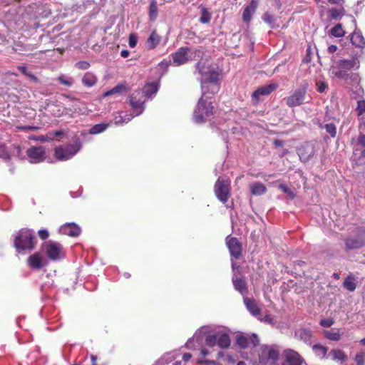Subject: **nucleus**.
<instances>
[{
	"label": "nucleus",
	"instance_id": "f257e3e1",
	"mask_svg": "<svg viewBox=\"0 0 365 365\" xmlns=\"http://www.w3.org/2000/svg\"><path fill=\"white\" fill-rule=\"evenodd\" d=\"M200 74L202 96L198 101L193 113V120L196 123H202L213 114L212 96L220 89V73L214 67L204 62H198L195 66Z\"/></svg>",
	"mask_w": 365,
	"mask_h": 365
},
{
	"label": "nucleus",
	"instance_id": "f03ea898",
	"mask_svg": "<svg viewBox=\"0 0 365 365\" xmlns=\"http://www.w3.org/2000/svg\"><path fill=\"white\" fill-rule=\"evenodd\" d=\"M202 334L205 335V343L209 347L217 345L220 348L227 349L230 346L231 339L227 329L225 328L212 329L209 327H203L195 332L193 338L187 341L186 346L189 349L194 348L192 342L195 339L198 344L201 343Z\"/></svg>",
	"mask_w": 365,
	"mask_h": 365
},
{
	"label": "nucleus",
	"instance_id": "7ed1b4c3",
	"mask_svg": "<svg viewBox=\"0 0 365 365\" xmlns=\"http://www.w3.org/2000/svg\"><path fill=\"white\" fill-rule=\"evenodd\" d=\"M359 68V61L357 58L352 57L349 59H341L336 62V65L331 66L330 73L336 78L346 81L352 78L350 71Z\"/></svg>",
	"mask_w": 365,
	"mask_h": 365
},
{
	"label": "nucleus",
	"instance_id": "20e7f679",
	"mask_svg": "<svg viewBox=\"0 0 365 365\" xmlns=\"http://www.w3.org/2000/svg\"><path fill=\"white\" fill-rule=\"evenodd\" d=\"M82 148L80 138L75 135L71 142L59 145L54 149V155L61 161L68 160L73 158Z\"/></svg>",
	"mask_w": 365,
	"mask_h": 365
},
{
	"label": "nucleus",
	"instance_id": "39448f33",
	"mask_svg": "<svg viewBox=\"0 0 365 365\" xmlns=\"http://www.w3.org/2000/svg\"><path fill=\"white\" fill-rule=\"evenodd\" d=\"M35 246L34 232L28 229L19 230L15 237L14 247L19 253L31 252Z\"/></svg>",
	"mask_w": 365,
	"mask_h": 365
},
{
	"label": "nucleus",
	"instance_id": "423d86ee",
	"mask_svg": "<svg viewBox=\"0 0 365 365\" xmlns=\"http://www.w3.org/2000/svg\"><path fill=\"white\" fill-rule=\"evenodd\" d=\"M214 192L221 202H227L230 196V180L218 178L214 186Z\"/></svg>",
	"mask_w": 365,
	"mask_h": 365
},
{
	"label": "nucleus",
	"instance_id": "0eeeda50",
	"mask_svg": "<svg viewBox=\"0 0 365 365\" xmlns=\"http://www.w3.org/2000/svg\"><path fill=\"white\" fill-rule=\"evenodd\" d=\"M365 246V229L359 227L354 235L345 240V248L347 250L359 249Z\"/></svg>",
	"mask_w": 365,
	"mask_h": 365
},
{
	"label": "nucleus",
	"instance_id": "6e6552de",
	"mask_svg": "<svg viewBox=\"0 0 365 365\" xmlns=\"http://www.w3.org/2000/svg\"><path fill=\"white\" fill-rule=\"evenodd\" d=\"M43 251L50 259L53 261L58 260L64 257L63 247L56 242H46L43 245Z\"/></svg>",
	"mask_w": 365,
	"mask_h": 365
},
{
	"label": "nucleus",
	"instance_id": "1a4fd4ad",
	"mask_svg": "<svg viewBox=\"0 0 365 365\" xmlns=\"http://www.w3.org/2000/svg\"><path fill=\"white\" fill-rule=\"evenodd\" d=\"M307 90V84L295 89L289 96L285 98L286 104L289 107H296L302 105L305 100Z\"/></svg>",
	"mask_w": 365,
	"mask_h": 365
},
{
	"label": "nucleus",
	"instance_id": "9d476101",
	"mask_svg": "<svg viewBox=\"0 0 365 365\" xmlns=\"http://www.w3.org/2000/svg\"><path fill=\"white\" fill-rule=\"evenodd\" d=\"M282 365H307L305 359L297 351L286 349L282 352Z\"/></svg>",
	"mask_w": 365,
	"mask_h": 365
},
{
	"label": "nucleus",
	"instance_id": "9b49d317",
	"mask_svg": "<svg viewBox=\"0 0 365 365\" xmlns=\"http://www.w3.org/2000/svg\"><path fill=\"white\" fill-rule=\"evenodd\" d=\"M279 351L274 346L263 345L259 356V363L266 365L269 361L275 362L279 359Z\"/></svg>",
	"mask_w": 365,
	"mask_h": 365
},
{
	"label": "nucleus",
	"instance_id": "f8f14e48",
	"mask_svg": "<svg viewBox=\"0 0 365 365\" xmlns=\"http://www.w3.org/2000/svg\"><path fill=\"white\" fill-rule=\"evenodd\" d=\"M190 49L188 47H180L178 51L171 54L173 65L179 66L192 60L190 58Z\"/></svg>",
	"mask_w": 365,
	"mask_h": 365
},
{
	"label": "nucleus",
	"instance_id": "ddd939ff",
	"mask_svg": "<svg viewBox=\"0 0 365 365\" xmlns=\"http://www.w3.org/2000/svg\"><path fill=\"white\" fill-rule=\"evenodd\" d=\"M294 337L308 346H312L314 341L313 331L309 327H300L295 330Z\"/></svg>",
	"mask_w": 365,
	"mask_h": 365
},
{
	"label": "nucleus",
	"instance_id": "4468645a",
	"mask_svg": "<svg viewBox=\"0 0 365 365\" xmlns=\"http://www.w3.org/2000/svg\"><path fill=\"white\" fill-rule=\"evenodd\" d=\"M236 343L240 347L245 349L251 344L254 346H257L259 343V339L255 334L252 335L240 334L237 336Z\"/></svg>",
	"mask_w": 365,
	"mask_h": 365
},
{
	"label": "nucleus",
	"instance_id": "2eb2a0df",
	"mask_svg": "<svg viewBox=\"0 0 365 365\" xmlns=\"http://www.w3.org/2000/svg\"><path fill=\"white\" fill-rule=\"evenodd\" d=\"M31 163H38L46 158V152L43 147H31L26 151Z\"/></svg>",
	"mask_w": 365,
	"mask_h": 365
},
{
	"label": "nucleus",
	"instance_id": "dca6fc26",
	"mask_svg": "<svg viewBox=\"0 0 365 365\" xmlns=\"http://www.w3.org/2000/svg\"><path fill=\"white\" fill-rule=\"evenodd\" d=\"M140 96V92H135L130 96V106L134 110V113H133L134 117L140 115L145 109V101L138 98Z\"/></svg>",
	"mask_w": 365,
	"mask_h": 365
},
{
	"label": "nucleus",
	"instance_id": "f3484780",
	"mask_svg": "<svg viewBox=\"0 0 365 365\" xmlns=\"http://www.w3.org/2000/svg\"><path fill=\"white\" fill-rule=\"evenodd\" d=\"M226 244L232 257L235 259L240 258L242 253V245L236 237H230L226 239Z\"/></svg>",
	"mask_w": 365,
	"mask_h": 365
},
{
	"label": "nucleus",
	"instance_id": "a211bd4d",
	"mask_svg": "<svg viewBox=\"0 0 365 365\" xmlns=\"http://www.w3.org/2000/svg\"><path fill=\"white\" fill-rule=\"evenodd\" d=\"M28 264L31 269L38 270L46 265V260L41 254L36 252L28 258Z\"/></svg>",
	"mask_w": 365,
	"mask_h": 365
},
{
	"label": "nucleus",
	"instance_id": "6ab92c4d",
	"mask_svg": "<svg viewBox=\"0 0 365 365\" xmlns=\"http://www.w3.org/2000/svg\"><path fill=\"white\" fill-rule=\"evenodd\" d=\"M278 86L276 83H271L269 85H264L258 88L256 91L252 93V98L256 101H259L261 96H268L274 91L277 88Z\"/></svg>",
	"mask_w": 365,
	"mask_h": 365
},
{
	"label": "nucleus",
	"instance_id": "aec40b11",
	"mask_svg": "<svg viewBox=\"0 0 365 365\" xmlns=\"http://www.w3.org/2000/svg\"><path fill=\"white\" fill-rule=\"evenodd\" d=\"M81 228L75 223H66L59 228V232L71 237H78L81 234Z\"/></svg>",
	"mask_w": 365,
	"mask_h": 365
},
{
	"label": "nucleus",
	"instance_id": "412c9836",
	"mask_svg": "<svg viewBox=\"0 0 365 365\" xmlns=\"http://www.w3.org/2000/svg\"><path fill=\"white\" fill-rule=\"evenodd\" d=\"M314 154V148L310 143H305L298 149V155L301 160L306 162Z\"/></svg>",
	"mask_w": 365,
	"mask_h": 365
},
{
	"label": "nucleus",
	"instance_id": "4be33fe9",
	"mask_svg": "<svg viewBox=\"0 0 365 365\" xmlns=\"http://www.w3.org/2000/svg\"><path fill=\"white\" fill-rule=\"evenodd\" d=\"M134 118V115L128 112H117L113 115V123L116 125L128 123Z\"/></svg>",
	"mask_w": 365,
	"mask_h": 365
},
{
	"label": "nucleus",
	"instance_id": "5701e85b",
	"mask_svg": "<svg viewBox=\"0 0 365 365\" xmlns=\"http://www.w3.org/2000/svg\"><path fill=\"white\" fill-rule=\"evenodd\" d=\"M257 6L258 1L257 0H252L250 4L245 6L242 14V20L245 22L249 23L251 21L252 16L255 13Z\"/></svg>",
	"mask_w": 365,
	"mask_h": 365
},
{
	"label": "nucleus",
	"instance_id": "b1692460",
	"mask_svg": "<svg viewBox=\"0 0 365 365\" xmlns=\"http://www.w3.org/2000/svg\"><path fill=\"white\" fill-rule=\"evenodd\" d=\"M351 160L356 165H362L365 163V148L356 146L354 149Z\"/></svg>",
	"mask_w": 365,
	"mask_h": 365
},
{
	"label": "nucleus",
	"instance_id": "393cba45",
	"mask_svg": "<svg viewBox=\"0 0 365 365\" xmlns=\"http://www.w3.org/2000/svg\"><path fill=\"white\" fill-rule=\"evenodd\" d=\"M161 41V37L155 30L153 31L148 38L145 46L148 50H153L157 47Z\"/></svg>",
	"mask_w": 365,
	"mask_h": 365
},
{
	"label": "nucleus",
	"instance_id": "a878e982",
	"mask_svg": "<svg viewBox=\"0 0 365 365\" xmlns=\"http://www.w3.org/2000/svg\"><path fill=\"white\" fill-rule=\"evenodd\" d=\"M232 282L235 289L245 297L247 294V287L245 280L233 277Z\"/></svg>",
	"mask_w": 365,
	"mask_h": 365
},
{
	"label": "nucleus",
	"instance_id": "bb28decb",
	"mask_svg": "<svg viewBox=\"0 0 365 365\" xmlns=\"http://www.w3.org/2000/svg\"><path fill=\"white\" fill-rule=\"evenodd\" d=\"M351 42L356 47L364 48L365 39L360 31H354L351 35Z\"/></svg>",
	"mask_w": 365,
	"mask_h": 365
},
{
	"label": "nucleus",
	"instance_id": "cd10ccee",
	"mask_svg": "<svg viewBox=\"0 0 365 365\" xmlns=\"http://www.w3.org/2000/svg\"><path fill=\"white\" fill-rule=\"evenodd\" d=\"M159 85L156 82L147 83L143 88V93H144L145 96L150 98L156 94Z\"/></svg>",
	"mask_w": 365,
	"mask_h": 365
},
{
	"label": "nucleus",
	"instance_id": "c85d7f7f",
	"mask_svg": "<svg viewBox=\"0 0 365 365\" xmlns=\"http://www.w3.org/2000/svg\"><path fill=\"white\" fill-rule=\"evenodd\" d=\"M312 351L316 355V356L319 357V359H327V351L328 348L325 346H323L320 344H316L312 345Z\"/></svg>",
	"mask_w": 365,
	"mask_h": 365
},
{
	"label": "nucleus",
	"instance_id": "c756f323",
	"mask_svg": "<svg viewBox=\"0 0 365 365\" xmlns=\"http://www.w3.org/2000/svg\"><path fill=\"white\" fill-rule=\"evenodd\" d=\"M82 84L88 88L95 86L97 83V77L91 72H86L82 78Z\"/></svg>",
	"mask_w": 365,
	"mask_h": 365
},
{
	"label": "nucleus",
	"instance_id": "7c9ffc66",
	"mask_svg": "<svg viewBox=\"0 0 365 365\" xmlns=\"http://www.w3.org/2000/svg\"><path fill=\"white\" fill-rule=\"evenodd\" d=\"M315 124L317 125L319 128L325 129L327 133H328L331 138H334L336 135V127L334 123L324 124L319 120H317Z\"/></svg>",
	"mask_w": 365,
	"mask_h": 365
},
{
	"label": "nucleus",
	"instance_id": "2f4dec72",
	"mask_svg": "<svg viewBox=\"0 0 365 365\" xmlns=\"http://www.w3.org/2000/svg\"><path fill=\"white\" fill-rule=\"evenodd\" d=\"M251 193L254 195H261L267 192V187L259 182L252 183L250 185Z\"/></svg>",
	"mask_w": 365,
	"mask_h": 365
},
{
	"label": "nucleus",
	"instance_id": "473e14b6",
	"mask_svg": "<svg viewBox=\"0 0 365 365\" xmlns=\"http://www.w3.org/2000/svg\"><path fill=\"white\" fill-rule=\"evenodd\" d=\"M330 358L334 361H344L347 359L346 355L341 349H332L327 356V359Z\"/></svg>",
	"mask_w": 365,
	"mask_h": 365
},
{
	"label": "nucleus",
	"instance_id": "72a5a7b5",
	"mask_svg": "<svg viewBox=\"0 0 365 365\" xmlns=\"http://www.w3.org/2000/svg\"><path fill=\"white\" fill-rule=\"evenodd\" d=\"M244 303L247 309L252 315L257 316L259 314V309L254 300L245 297Z\"/></svg>",
	"mask_w": 365,
	"mask_h": 365
},
{
	"label": "nucleus",
	"instance_id": "f704fd0d",
	"mask_svg": "<svg viewBox=\"0 0 365 365\" xmlns=\"http://www.w3.org/2000/svg\"><path fill=\"white\" fill-rule=\"evenodd\" d=\"M343 287L349 292H354L356 288V278L352 274H349L343 282Z\"/></svg>",
	"mask_w": 365,
	"mask_h": 365
},
{
	"label": "nucleus",
	"instance_id": "c9c22d12",
	"mask_svg": "<svg viewBox=\"0 0 365 365\" xmlns=\"http://www.w3.org/2000/svg\"><path fill=\"white\" fill-rule=\"evenodd\" d=\"M108 127L109 123H101L96 124L90 128L88 133L91 135L100 134L106 130Z\"/></svg>",
	"mask_w": 365,
	"mask_h": 365
},
{
	"label": "nucleus",
	"instance_id": "e433bc0d",
	"mask_svg": "<svg viewBox=\"0 0 365 365\" xmlns=\"http://www.w3.org/2000/svg\"><path fill=\"white\" fill-rule=\"evenodd\" d=\"M324 336L331 341H339L341 339V334L339 330L332 329L331 330H324L323 331Z\"/></svg>",
	"mask_w": 365,
	"mask_h": 365
},
{
	"label": "nucleus",
	"instance_id": "4c0bfd02",
	"mask_svg": "<svg viewBox=\"0 0 365 365\" xmlns=\"http://www.w3.org/2000/svg\"><path fill=\"white\" fill-rule=\"evenodd\" d=\"M158 14L157 2L155 0H152L149 6V18L150 20L154 21L156 20Z\"/></svg>",
	"mask_w": 365,
	"mask_h": 365
},
{
	"label": "nucleus",
	"instance_id": "58836bf2",
	"mask_svg": "<svg viewBox=\"0 0 365 365\" xmlns=\"http://www.w3.org/2000/svg\"><path fill=\"white\" fill-rule=\"evenodd\" d=\"M356 111L359 119L361 118V117L365 116V99H361L357 101Z\"/></svg>",
	"mask_w": 365,
	"mask_h": 365
},
{
	"label": "nucleus",
	"instance_id": "ea45409f",
	"mask_svg": "<svg viewBox=\"0 0 365 365\" xmlns=\"http://www.w3.org/2000/svg\"><path fill=\"white\" fill-rule=\"evenodd\" d=\"M125 91H126L125 86L122 84H119V85H117L116 86H115L114 88H113L112 89L104 93V96H111V95L115 94V93H123Z\"/></svg>",
	"mask_w": 365,
	"mask_h": 365
},
{
	"label": "nucleus",
	"instance_id": "a19ab883",
	"mask_svg": "<svg viewBox=\"0 0 365 365\" xmlns=\"http://www.w3.org/2000/svg\"><path fill=\"white\" fill-rule=\"evenodd\" d=\"M329 14L331 19H338L344 14V9L332 8L329 10Z\"/></svg>",
	"mask_w": 365,
	"mask_h": 365
},
{
	"label": "nucleus",
	"instance_id": "79ce46f5",
	"mask_svg": "<svg viewBox=\"0 0 365 365\" xmlns=\"http://www.w3.org/2000/svg\"><path fill=\"white\" fill-rule=\"evenodd\" d=\"M331 34L334 37H341L345 34L344 29L340 24H336L331 29Z\"/></svg>",
	"mask_w": 365,
	"mask_h": 365
},
{
	"label": "nucleus",
	"instance_id": "37998d69",
	"mask_svg": "<svg viewBox=\"0 0 365 365\" xmlns=\"http://www.w3.org/2000/svg\"><path fill=\"white\" fill-rule=\"evenodd\" d=\"M57 80L63 85L70 87L71 86L73 83L74 80L71 77H68L64 75H61L58 77Z\"/></svg>",
	"mask_w": 365,
	"mask_h": 365
},
{
	"label": "nucleus",
	"instance_id": "c03bdc74",
	"mask_svg": "<svg viewBox=\"0 0 365 365\" xmlns=\"http://www.w3.org/2000/svg\"><path fill=\"white\" fill-rule=\"evenodd\" d=\"M315 86L317 91L320 93L325 92L328 88V84L322 79H317L316 81Z\"/></svg>",
	"mask_w": 365,
	"mask_h": 365
},
{
	"label": "nucleus",
	"instance_id": "a18cd8bd",
	"mask_svg": "<svg viewBox=\"0 0 365 365\" xmlns=\"http://www.w3.org/2000/svg\"><path fill=\"white\" fill-rule=\"evenodd\" d=\"M278 188L282 190L283 192H284L285 194L287 195V197L290 199V200H293L294 197H295V192L291 190L290 188H289L285 184H280L279 186H278Z\"/></svg>",
	"mask_w": 365,
	"mask_h": 365
},
{
	"label": "nucleus",
	"instance_id": "49530a36",
	"mask_svg": "<svg viewBox=\"0 0 365 365\" xmlns=\"http://www.w3.org/2000/svg\"><path fill=\"white\" fill-rule=\"evenodd\" d=\"M262 20L267 23V24H269V26L271 27V28H273L274 27V24L275 23V21H276V18L269 14L268 12H265L262 16Z\"/></svg>",
	"mask_w": 365,
	"mask_h": 365
},
{
	"label": "nucleus",
	"instance_id": "de8ad7c7",
	"mask_svg": "<svg viewBox=\"0 0 365 365\" xmlns=\"http://www.w3.org/2000/svg\"><path fill=\"white\" fill-rule=\"evenodd\" d=\"M18 70L22 72L26 76L29 77L30 80L34 83L38 82V78L31 73L28 72L27 68L24 66H19Z\"/></svg>",
	"mask_w": 365,
	"mask_h": 365
},
{
	"label": "nucleus",
	"instance_id": "09e8293b",
	"mask_svg": "<svg viewBox=\"0 0 365 365\" xmlns=\"http://www.w3.org/2000/svg\"><path fill=\"white\" fill-rule=\"evenodd\" d=\"M211 19V15L207 11L206 9H202L201 11V16L200 18V21L202 24H207L210 21Z\"/></svg>",
	"mask_w": 365,
	"mask_h": 365
},
{
	"label": "nucleus",
	"instance_id": "8fccbe9b",
	"mask_svg": "<svg viewBox=\"0 0 365 365\" xmlns=\"http://www.w3.org/2000/svg\"><path fill=\"white\" fill-rule=\"evenodd\" d=\"M356 365H364L365 361V351H360L357 353L354 358Z\"/></svg>",
	"mask_w": 365,
	"mask_h": 365
},
{
	"label": "nucleus",
	"instance_id": "3c124183",
	"mask_svg": "<svg viewBox=\"0 0 365 365\" xmlns=\"http://www.w3.org/2000/svg\"><path fill=\"white\" fill-rule=\"evenodd\" d=\"M138 43V35L135 33H131L128 37V45L130 48H133L136 46Z\"/></svg>",
	"mask_w": 365,
	"mask_h": 365
},
{
	"label": "nucleus",
	"instance_id": "603ef678",
	"mask_svg": "<svg viewBox=\"0 0 365 365\" xmlns=\"http://www.w3.org/2000/svg\"><path fill=\"white\" fill-rule=\"evenodd\" d=\"M334 324V320L331 318L323 319L319 322V324L323 327H331Z\"/></svg>",
	"mask_w": 365,
	"mask_h": 365
},
{
	"label": "nucleus",
	"instance_id": "864d4df0",
	"mask_svg": "<svg viewBox=\"0 0 365 365\" xmlns=\"http://www.w3.org/2000/svg\"><path fill=\"white\" fill-rule=\"evenodd\" d=\"M0 158L6 161L11 159L10 154L4 146L0 147Z\"/></svg>",
	"mask_w": 365,
	"mask_h": 365
},
{
	"label": "nucleus",
	"instance_id": "5fc2aeb1",
	"mask_svg": "<svg viewBox=\"0 0 365 365\" xmlns=\"http://www.w3.org/2000/svg\"><path fill=\"white\" fill-rule=\"evenodd\" d=\"M76 66L79 69L86 70L90 67V63L87 61H79L76 63Z\"/></svg>",
	"mask_w": 365,
	"mask_h": 365
},
{
	"label": "nucleus",
	"instance_id": "6e6d98bb",
	"mask_svg": "<svg viewBox=\"0 0 365 365\" xmlns=\"http://www.w3.org/2000/svg\"><path fill=\"white\" fill-rule=\"evenodd\" d=\"M38 236L42 240H46L48 237L49 233L47 230L41 229L38 232Z\"/></svg>",
	"mask_w": 365,
	"mask_h": 365
},
{
	"label": "nucleus",
	"instance_id": "4d7b16f0",
	"mask_svg": "<svg viewBox=\"0 0 365 365\" xmlns=\"http://www.w3.org/2000/svg\"><path fill=\"white\" fill-rule=\"evenodd\" d=\"M359 128L361 133H365V116L361 117V118L359 119Z\"/></svg>",
	"mask_w": 365,
	"mask_h": 365
},
{
	"label": "nucleus",
	"instance_id": "13d9d810",
	"mask_svg": "<svg viewBox=\"0 0 365 365\" xmlns=\"http://www.w3.org/2000/svg\"><path fill=\"white\" fill-rule=\"evenodd\" d=\"M358 143L362 147L361 148H365V135L364 133H360L358 138Z\"/></svg>",
	"mask_w": 365,
	"mask_h": 365
},
{
	"label": "nucleus",
	"instance_id": "bf43d9fd",
	"mask_svg": "<svg viewBox=\"0 0 365 365\" xmlns=\"http://www.w3.org/2000/svg\"><path fill=\"white\" fill-rule=\"evenodd\" d=\"M173 65V61H168L164 59L159 63V66L160 68H167L169 66Z\"/></svg>",
	"mask_w": 365,
	"mask_h": 365
},
{
	"label": "nucleus",
	"instance_id": "052dcab7",
	"mask_svg": "<svg viewBox=\"0 0 365 365\" xmlns=\"http://www.w3.org/2000/svg\"><path fill=\"white\" fill-rule=\"evenodd\" d=\"M18 129L21 130H36L37 128L34 126H20L18 127Z\"/></svg>",
	"mask_w": 365,
	"mask_h": 365
},
{
	"label": "nucleus",
	"instance_id": "680f3d73",
	"mask_svg": "<svg viewBox=\"0 0 365 365\" xmlns=\"http://www.w3.org/2000/svg\"><path fill=\"white\" fill-rule=\"evenodd\" d=\"M64 134H65V133L62 130H56V131L53 132V136L56 137V138H59V137L64 135Z\"/></svg>",
	"mask_w": 365,
	"mask_h": 365
},
{
	"label": "nucleus",
	"instance_id": "e2e57ef3",
	"mask_svg": "<svg viewBox=\"0 0 365 365\" xmlns=\"http://www.w3.org/2000/svg\"><path fill=\"white\" fill-rule=\"evenodd\" d=\"M273 318L270 315H267L264 317V322L273 324Z\"/></svg>",
	"mask_w": 365,
	"mask_h": 365
},
{
	"label": "nucleus",
	"instance_id": "0e129e2a",
	"mask_svg": "<svg viewBox=\"0 0 365 365\" xmlns=\"http://www.w3.org/2000/svg\"><path fill=\"white\" fill-rule=\"evenodd\" d=\"M336 50H337V47H336V46H335V45H331V46H329L328 47V49H327V51H328V52H329V53H334Z\"/></svg>",
	"mask_w": 365,
	"mask_h": 365
},
{
	"label": "nucleus",
	"instance_id": "69168bd1",
	"mask_svg": "<svg viewBox=\"0 0 365 365\" xmlns=\"http://www.w3.org/2000/svg\"><path fill=\"white\" fill-rule=\"evenodd\" d=\"M192 357V355L190 353H185L182 355V360L184 361H188Z\"/></svg>",
	"mask_w": 365,
	"mask_h": 365
},
{
	"label": "nucleus",
	"instance_id": "338daca9",
	"mask_svg": "<svg viewBox=\"0 0 365 365\" xmlns=\"http://www.w3.org/2000/svg\"><path fill=\"white\" fill-rule=\"evenodd\" d=\"M130 52L128 50H122L120 52V56L123 58H127L129 56Z\"/></svg>",
	"mask_w": 365,
	"mask_h": 365
},
{
	"label": "nucleus",
	"instance_id": "774afa93",
	"mask_svg": "<svg viewBox=\"0 0 365 365\" xmlns=\"http://www.w3.org/2000/svg\"><path fill=\"white\" fill-rule=\"evenodd\" d=\"M274 145L277 147H282L284 145V142L281 140H274Z\"/></svg>",
	"mask_w": 365,
	"mask_h": 365
}]
</instances>
